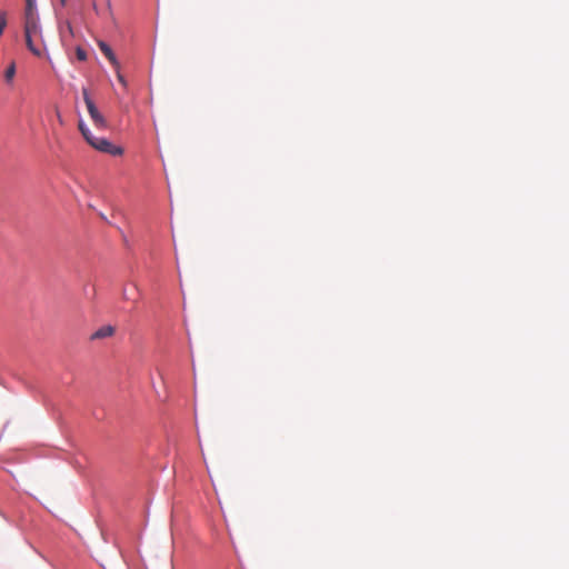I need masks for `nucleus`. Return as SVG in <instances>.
<instances>
[{
    "label": "nucleus",
    "mask_w": 569,
    "mask_h": 569,
    "mask_svg": "<svg viewBox=\"0 0 569 569\" xmlns=\"http://www.w3.org/2000/svg\"><path fill=\"white\" fill-rule=\"evenodd\" d=\"M78 128L81 132V134L83 136L84 140L86 141H90V137L93 134L89 129L88 127L84 124L83 120H80L79 123H78Z\"/></svg>",
    "instance_id": "1a4fd4ad"
},
{
    "label": "nucleus",
    "mask_w": 569,
    "mask_h": 569,
    "mask_svg": "<svg viewBox=\"0 0 569 569\" xmlns=\"http://www.w3.org/2000/svg\"><path fill=\"white\" fill-rule=\"evenodd\" d=\"M6 26H7V17H6L4 12H1L0 13V37L2 36Z\"/></svg>",
    "instance_id": "9b49d317"
},
{
    "label": "nucleus",
    "mask_w": 569,
    "mask_h": 569,
    "mask_svg": "<svg viewBox=\"0 0 569 569\" xmlns=\"http://www.w3.org/2000/svg\"><path fill=\"white\" fill-rule=\"evenodd\" d=\"M82 96L84 103L87 106V110L90 114L91 120L93 121L94 126L99 129H106L108 127L107 120L100 113L98 108L96 107L94 102L89 96V92L87 89L82 90Z\"/></svg>",
    "instance_id": "7ed1b4c3"
},
{
    "label": "nucleus",
    "mask_w": 569,
    "mask_h": 569,
    "mask_svg": "<svg viewBox=\"0 0 569 569\" xmlns=\"http://www.w3.org/2000/svg\"><path fill=\"white\" fill-rule=\"evenodd\" d=\"M50 506H44L48 509V511L54 515L56 517H61L64 513L63 508L58 506V503H56V500H50Z\"/></svg>",
    "instance_id": "0eeeda50"
},
{
    "label": "nucleus",
    "mask_w": 569,
    "mask_h": 569,
    "mask_svg": "<svg viewBox=\"0 0 569 569\" xmlns=\"http://www.w3.org/2000/svg\"><path fill=\"white\" fill-rule=\"evenodd\" d=\"M123 298L127 299V300L132 299L131 296H128V291L126 289L123 290Z\"/></svg>",
    "instance_id": "ddd939ff"
},
{
    "label": "nucleus",
    "mask_w": 569,
    "mask_h": 569,
    "mask_svg": "<svg viewBox=\"0 0 569 569\" xmlns=\"http://www.w3.org/2000/svg\"><path fill=\"white\" fill-rule=\"evenodd\" d=\"M117 70V78L119 80V82L123 86V87H127V81L124 80L123 76L120 73L119 71V68L116 69Z\"/></svg>",
    "instance_id": "f8f14e48"
},
{
    "label": "nucleus",
    "mask_w": 569,
    "mask_h": 569,
    "mask_svg": "<svg viewBox=\"0 0 569 569\" xmlns=\"http://www.w3.org/2000/svg\"><path fill=\"white\" fill-rule=\"evenodd\" d=\"M114 333V328L112 326H103L94 331L91 336L92 340L103 339L111 337Z\"/></svg>",
    "instance_id": "39448f33"
},
{
    "label": "nucleus",
    "mask_w": 569,
    "mask_h": 569,
    "mask_svg": "<svg viewBox=\"0 0 569 569\" xmlns=\"http://www.w3.org/2000/svg\"><path fill=\"white\" fill-rule=\"evenodd\" d=\"M24 37L28 49L37 57L42 54V47L37 42L41 40L39 19H24Z\"/></svg>",
    "instance_id": "f257e3e1"
},
{
    "label": "nucleus",
    "mask_w": 569,
    "mask_h": 569,
    "mask_svg": "<svg viewBox=\"0 0 569 569\" xmlns=\"http://www.w3.org/2000/svg\"><path fill=\"white\" fill-rule=\"evenodd\" d=\"M16 76V63L11 62L4 71V80L7 83H12Z\"/></svg>",
    "instance_id": "6e6552de"
},
{
    "label": "nucleus",
    "mask_w": 569,
    "mask_h": 569,
    "mask_svg": "<svg viewBox=\"0 0 569 569\" xmlns=\"http://www.w3.org/2000/svg\"><path fill=\"white\" fill-rule=\"evenodd\" d=\"M93 149L97 151L108 153L111 156H121L123 153V149L121 147L112 144L106 138H98L96 136L90 137V141H87Z\"/></svg>",
    "instance_id": "f03ea898"
},
{
    "label": "nucleus",
    "mask_w": 569,
    "mask_h": 569,
    "mask_svg": "<svg viewBox=\"0 0 569 569\" xmlns=\"http://www.w3.org/2000/svg\"><path fill=\"white\" fill-rule=\"evenodd\" d=\"M76 56H77V59L80 60V61L87 60V52H86V50H83L80 47H78L76 49Z\"/></svg>",
    "instance_id": "9d476101"
},
{
    "label": "nucleus",
    "mask_w": 569,
    "mask_h": 569,
    "mask_svg": "<svg viewBox=\"0 0 569 569\" xmlns=\"http://www.w3.org/2000/svg\"><path fill=\"white\" fill-rule=\"evenodd\" d=\"M98 46H99V49L101 50V52L106 56V58L114 67V69L120 68L119 61H118L117 57L114 56L110 46L108 43H106L104 41H99Z\"/></svg>",
    "instance_id": "20e7f679"
},
{
    "label": "nucleus",
    "mask_w": 569,
    "mask_h": 569,
    "mask_svg": "<svg viewBox=\"0 0 569 569\" xmlns=\"http://www.w3.org/2000/svg\"><path fill=\"white\" fill-rule=\"evenodd\" d=\"M24 19H39L36 9V0H26Z\"/></svg>",
    "instance_id": "423d86ee"
},
{
    "label": "nucleus",
    "mask_w": 569,
    "mask_h": 569,
    "mask_svg": "<svg viewBox=\"0 0 569 569\" xmlns=\"http://www.w3.org/2000/svg\"><path fill=\"white\" fill-rule=\"evenodd\" d=\"M61 6H64L66 4V0H59Z\"/></svg>",
    "instance_id": "4468645a"
}]
</instances>
